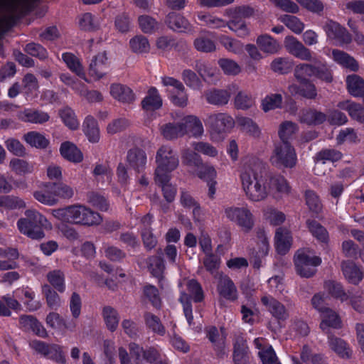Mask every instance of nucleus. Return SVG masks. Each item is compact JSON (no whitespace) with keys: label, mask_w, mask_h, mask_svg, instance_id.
Instances as JSON below:
<instances>
[{"label":"nucleus","mask_w":364,"mask_h":364,"mask_svg":"<svg viewBox=\"0 0 364 364\" xmlns=\"http://www.w3.org/2000/svg\"><path fill=\"white\" fill-rule=\"evenodd\" d=\"M264 164L257 158L247 159L242 164L240 178L247 198L255 202L267 198L269 193L267 178L264 176Z\"/></svg>","instance_id":"obj_1"},{"label":"nucleus","mask_w":364,"mask_h":364,"mask_svg":"<svg viewBox=\"0 0 364 364\" xmlns=\"http://www.w3.org/2000/svg\"><path fill=\"white\" fill-rule=\"evenodd\" d=\"M52 214L63 222L87 226L99 225L102 220L99 213L79 204L53 210Z\"/></svg>","instance_id":"obj_2"},{"label":"nucleus","mask_w":364,"mask_h":364,"mask_svg":"<svg viewBox=\"0 0 364 364\" xmlns=\"http://www.w3.org/2000/svg\"><path fill=\"white\" fill-rule=\"evenodd\" d=\"M25 217L16 223L20 233L32 240H41L45 237L44 230H50L51 223L41 213L35 209H28L24 212Z\"/></svg>","instance_id":"obj_3"},{"label":"nucleus","mask_w":364,"mask_h":364,"mask_svg":"<svg viewBox=\"0 0 364 364\" xmlns=\"http://www.w3.org/2000/svg\"><path fill=\"white\" fill-rule=\"evenodd\" d=\"M33 7L30 0H0V38L13 26L18 16L31 11ZM1 51L0 44V55Z\"/></svg>","instance_id":"obj_4"},{"label":"nucleus","mask_w":364,"mask_h":364,"mask_svg":"<svg viewBox=\"0 0 364 364\" xmlns=\"http://www.w3.org/2000/svg\"><path fill=\"white\" fill-rule=\"evenodd\" d=\"M156 168L154 176L158 181H164L168 179V176L176 170L179 166V158L177 152L168 145H162L156 153Z\"/></svg>","instance_id":"obj_5"},{"label":"nucleus","mask_w":364,"mask_h":364,"mask_svg":"<svg viewBox=\"0 0 364 364\" xmlns=\"http://www.w3.org/2000/svg\"><path fill=\"white\" fill-rule=\"evenodd\" d=\"M294 77L299 84L292 83L288 86V90L291 95H298L308 100H315L317 97L318 92L315 84L299 65L294 68Z\"/></svg>","instance_id":"obj_6"},{"label":"nucleus","mask_w":364,"mask_h":364,"mask_svg":"<svg viewBox=\"0 0 364 364\" xmlns=\"http://www.w3.org/2000/svg\"><path fill=\"white\" fill-rule=\"evenodd\" d=\"M271 164L278 168H294L297 162V156L294 147L290 142H277L270 156Z\"/></svg>","instance_id":"obj_7"},{"label":"nucleus","mask_w":364,"mask_h":364,"mask_svg":"<svg viewBox=\"0 0 364 364\" xmlns=\"http://www.w3.org/2000/svg\"><path fill=\"white\" fill-rule=\"evenodd\" d=\"M225 215L245 232L251 231L255 225L253 214L247 207H228L225 209Z\"/></svg>","instance_id":"obj_8"},{"label":"nucleus","mask_w":364,"mask_h":364,"mask_svg":"<svg viewBox=\"0 0 364 364\" xmlns=\"http://www.w3.org/2000/svg\"><path fill=\"white\" fill-rule=\"evenodd\" d=\"M321 259L317 256H310L303 251H298L294 256L296 271L302 277L309 278L316 272V267L320 265Z\"/></svg>","instance_id":"obj_9"},{"label":"nucleus","mask_w":364,"mask_h":364,"mask_svg":"<svg viewBox=\"0 0 364 364\" xmlns=\"http://www.w3.org/2000/svg\"><path fill=\"white\" fill-rule=\"evenodd\" d=\"M204 122L212 132L222 134L229 132L235 126L234 119L227 113H211L207 115Z\"/></svg>","instance_id":"obj_10"},{"label":"nucleus","mask_w":364,"mask_h":364,"mask_svg":"<svg viewBox=\"0 0 364 364\" xmlns=\"http://www.w3.org/2000/svg\"><path fill=\"white\" fill-rule=\"evenodd\" d=\"M299 65L304 69L306 75H309L311 77H315L322 82L330 84L334 80L333 72L326 62L319 61L315 64L300 63Z\"/></svg>","instance_id":"obj_11"},{"label":"nucleus","mask_w":364,"mask_h":364,"mask_svg":"<svg viewBox=\"0 0 364 364\" xmlns=\"http://www.w3.org/2000/svg\"><path fill=\"white\" fill-rule=\"evenodd\" d=\"M261 303L277 321H285L289 318V312L287 308L272 296H263L261 298Z\"/></svg>","instance_id":"obj_12"},{"label":"nucleus","mask_w":364,"mask_h":364,"mask_svg":"<svg viewBox=\"0 0 364 364\" xmlns=\"http://www.w3.org/2000/svg\"><path fill=\"white\" fill-rule=\"evenodd\" d=\"M207 338L212 343L218 358H223L225 355L226 334L223 328L219 331L215 326H209L205 329Z\"/></svg>","instance_id":"obj_13"},{"label":"nucleus","mask_w":364,"mask_h":364,"mask_svg":"<svg viewBox=\"0 0 364 364\" xmlns=\"http://www.w3.org/2000/svg\"><path fill=\"white\" fill-rule=\"evenodd\" d=\"M284 46L287 50L294 57L301 60H311V50L295 37L292 36H287L284 40Z\"/></svg>","instance_id":"obj_14"},{"label":"nucleus","mask_w":364,"mask_h":364,"mask_svg":"<svg viewBox=\"0 0 364 364\" xmlns=\"http://www.w3.org/2000/svg\"><path fill=\"white\" fill-rule=\"evenodd\" d=\"M257 250H253L250 256V261L253 263L255 268L259 269L262 266V259L264 258L269 252V246L265 232L263 230H257Z\"/></svg>","instance_id":"obj_15"},{"label":"nucleus","mask_w":364,"mask_h":364,"mask_svg":"<svg viewBox=\"0 0 364 364\" xmlns=\"http://www.w3.org/2000/svg\"><path fill=\"white\" fill-rule=\"evenodd\" d=\"M323 29L329 38L338 40L346 44L352 41V36L346 28L333 20L328 19Z\"/></svg>","instance_id":"obj_16"},{"label":"nucleus","mask_w":364,"mask_h":364,"mask_svg":"<svg viewBox=\"0 0 364 364\" xmlns=\"http://www.w3.org/2000/svg\"><path fill=\"white\" fill-rule=\"evenodd\" d=\"M108 68L109 63L106 53H100L92 59L89 66V74L98 80L105 76Z\"/></svg>","instance_id":"obj_17"},{"label":"nucleus","mask_w":364,"mask_h":364,"mask_svg":"<svg viewBox=\"0 0 364 364\" xmlns=\"http://www.w3.org/2000/svg\"><path fill=\"white\" fill-rule=\"evenodd\" d=\"M341 269L345 278L352 284L358 285L363 279L364 272L362 267L353 261L342 262Z\"/></svg>","instance_id":"obj_18"},{"label":"nucleus","mask_w":364,"mask_h":364,"mask_svg":"<svg viewBox=\"0 0 364 364\" xmlns=\"http://www.w3.org/2000/svg\"><path fill=\"white\" fill-rule=\"evenodd\" d=\"M166 23L173 31L181 33L193 32V25L184 16L174 12L169 13L166 16Z\"/></svg>","instance_id":"obj_19"},{"label":"nucleus","mask_w":364,"mask_h":364,"mask_svg":"<svg viewBox=\"0 0 364 364\" xmlns=\"http://www.w3.org/2000/svg\"><path fill=\"white\" fill-rule=\"evenodd\" d=\"M18 119L27 123L43 124L49 120L50 116L43 111L27 108L18 113Z\"/></svg>","instance_id":"obj_20"},{"label":"nucleus","mask_w":364,"mask_h":364,"mask_svg":"<svg viewBox=\"0 0 364 364\" xmlns=\"http://www.w3.org/2000/svg\"><path fill=\"white\" fill-rule=\"evenodd\" d=\"M218 291L223 298L235 301L237 298V291L232 279L227 275L220 274Z\"/></svg>","instance_id":"obj_21"},{"label":"nucleus","mask_w":364,"mask_h":364,"mask_svg":"<svg viewBox=\"0 0 364 364\" xmlns=\"http://www.w3.org/2000/svg\"><path fill=\"white\" fill-rule=\"evenodd\" d=\"M127 159L129 166L139 173L146 167L147 156L144 150L134 148L128 151Z\"/></svg>","instance_id":"obj_22"},{"label":"nucleus","mask_w":364,"mask_h":364,"mask_svg":"<svg viewBox=\"0 0 364 364\" xmlns=\"http://www.w3.org/2000/svg\"><path fill=\"white\" fill-rule=\"evenodd\" d=\"M109 92L115 100L122 102L131 103L135 100V96L132 89L120 83L112 84Z\"/></svg>","instance_id":"obj_23"},{"label":"nucleus","mask_w":364,"mask_h":364,"mask_svg":"<svg viewBox=\"0 0 364 364\" xmlns=\"http://www.w3.org/2000/svg\"><path fill=\"white\" fill-rule=\"evenodd\" d=\"M338 107L348 112L349 116L359 123L364 124V107L355 102L346 100L340 102Z\"/></svg>","instance_id":"obj_24"},{"label":"nucleus","mask_w":364,"mask_h":364,"mask_svg":"<svg viewBox=\"0 0 364 364\" xmlns=\"http://www.w3.org/2000/svg\"><path fill=\"white\" fill-rule=\"evenodd\" d=\"M292 237L291 232L286 228H279L275 234V245L277 252L285 255L291 245Z\"/></svg>","instance_id":"obj_25"},{"label":"nucleus","mask_w":364,"mask_h":364,"mask_svg":"<svg viewBox=\"0 0 364 364\" xmlns=\"http://www.w3.org/2000/svg\"><path fill=\"white\" fill-rule=\"evenodd\" d=\"M321 329L328 333L329 328H338L341 326V319L336 311L328 307L321 313Z\"/></svg>","instance_id":"obj_26"},{"label":"nucleus","mask_w":364,"mask_h":364,"mask_svg":"<svg viewBox=\"0 0 364 364\" xmlns=\"http://www.w3.org/2000/svg\"><path fill=\"white\" fill-rule=\"evenodd\" d=\"M332 57L333 60L338 64L351 71L356 72L359 70L358 61L353 56L343 50L333 49L332 50Z\"/></svg>","instance_id":"obj_27"},{"label":"nucleus","mask_w":364,"mask_h":364,"mask_svg":"<svg viewBox=\"0 0 364 364\" xmlns=\"http://www.w3.org/2000/svg\"><path fill=\"white\" fill-rule=\"evenodd\" d=\"M208 103L216 106L227 105L230 98V93L226 90L212 89L203 94Z\"/></svg>","instance_id":"obj_28"},{"label":"nucleus","mask_w":364,"mask_h":364,"mask_svg":"<svg viewBox=\"0 0 364 364\" xmlns=\"http://www.w3.org/2000/svg\"><path fill=\"white\" fill-rule=\"evenodd\" d=\"M181 124L185 127L186 134L191 132L192 136L200 137L204 132V129L200 119L195 115H188L183 118Z\"/></svg>","instance_id":"obj_29"},{"label":"nucleus","mask_w":364,"mask_h":364,"mask_svg":"<svg viewBox=\"0 0 364 364\" xmlns=\"http://www.w3.org/2000/svg\"><path fill=\"white\" fill-rule=\"evenodd\" d=\"M256 43L262 51L269 55L278 53L280 49V45L277 41L268 34L259 36Z\"/></svg>","instance_id":"obj_30"},{"label":"nucleus","mask_w":364,"mask_h":364,"mask_svg":"<svg viewBox=\"0 0 364 364\" xmlns=\"http://www.w3.org/2000/svg\"><path fill=\"white\" fill-rule=\"evenodd\" d=\"M306 224L309 231L317 241L324 244L328 242V232L321 223L315 220L308 219L306 221Z\"/></svg>","instance_id":"obj_31"},{"label":"nucleus","mask_w":364,"mask_h":364,"mask_svg":"<svg viewBox=\"0 0 364 364\" xmlns=\"http://www.w3.org/2000/svg\"><path fill=\"white\" fill-rule=\"evenodd\" d=\"M161 135L167 140H173L186 134L185 127L180 123H166L160 127Z\"/></svg>","instance_id":"obj_32"},{"label":"nucleus","mask_w":364,"mask_h":364,"mask_svg":"<svg viewBox=\"0 0 364 364\" xmlns=\"http://www.w3.org/2000/svg\"><path fill=\"white\" fill-rule=\"evenodd\" d=\"M82 129L88 140L92 143H97L100 138V129L97 120L91 115L86 117Z\"/></svg>","instance_id":"obj_33"},{"label":"nucleus","mask_w":364,"mask_h":364,"mask_svg":"<svg viewBox=\"0 0 364 364\" xmlns=\"http://www.w3.org/2000/svg\"><path fill=\"white\" fill-rule=\"evenodd\" d=\"M41 289L47 306L52 310H58L62 305V299L58 291L53 289L48 284L42 285Z\"/></svg>","instance_id":"obj_34"},{"label":"nucleus","mask_w":364,"mask_h":364,"mask_svg":"<svg viewBox=\"0 0 364 364\" xmlns=\"http://www.w3.org/2000/svg\"><path fill=\"white\" fill-rule=\"evenodd\" d=\"M346 87L348 92L353 97L364 96V80L358 75L353 74L346 77Z\"/></svg>","instance_id":"obj_35"},{"label":"nucleus","mask_w":364,"mask_h":364,"mask_svg":"<svg viewBox=\"0 0 364 364\" xmlns=\"http://www.w3.org/2000/svg\"><path fill=\"white\" fill-rule=\"evenodd\" d=\"M60 151L63 157L70 161L79 163L82 161V152L73 143L70 141L62 143Z\"/></svg>","instance_id":"obj_36"},{"label":"nucleus","mask_w":364,"mask_h":364,"mask_svg":"<svg viewBox=\"0 0 364 364\" xmlns=\"http://www.w3.org/2000/svg\"><path fill=\"white\" fill-rule=\"evenodd\" d=\"M47 281L53 289L60 293L65 291V276L63 271L60 269H53L49 271L46 274Z\"/></svg>","instance_id":"obj_37"},{"label":"nucleus","mask_w":364,"mask_h":364,"mask_svg":"<svg viewBox=\"0 0 364 364\" xmlns=\"http://www.w3.org/2000/svg\"><path fill=\"white\" fill-rule=\"evenodd\" d=\"M230 19L226 21V26L233 31L238 37L245 38L250 34V30L247 27L246 22L237 16H228Z\"/></svg>","instance_id":"obj_38"},{"label":"nucleus","mask_w":364,"mask_h":364,"mask_svg":"<svg viewBox=\"0 0 364 364\" xmlns=\"http://www.w3.org/2000/svg\"><path fill=\"white\" fill-rule=\"evenodd\" d=\"M53 183H46L43 184V189L36 191L33 193V197L38 202L47 205H53L57 203L58 200L55 196V191L53 187H48V184Z\"/></svg>","instance_id":"obj_39"},{"label":"nucleus","mask_w":364,"mask_h":364,"mask_svg":"<svg viewBox=\"0 0 364 364\" xmlns=\"http://www.w3.org/2000/svg\"><path fill=\"white\" fill-rule=\"evenodd\" d=\"M210 32L204 31L194 40L195 48L200 52L210 53L216 50V46L213 40L209 38L207 34Z\"/></svg>","instance_id":"obj_40"},{"label":"nucleus","mask_w":364,"mask_h":364,"mask_svg":"<svg viewBox=\"0 0 364 364\" xmlns=\"http://www.w3.org/2000/svg\"><path fill=\"white\" fill-rule=\"evenodd\" d=\"M102 315L107 329L112 332L115 331L119 322L117 311L110 306H105L102 308Z\"/></svg>","instance_id":"obj_41"},{"label":"nucleus","mask_w":364,"mask_h":364,"mask_svg":"<svg viewBox=\"0 0 364 364\" xmlns=\"http://www.w3.org/2000/svg\"><path fill=\"white\" fill-rule=\"evenodd\" d=\"M327 119V115L315 109H309L303 111L301 122L308 125H319Z\"/></svg>","instance_id":"obj_42"},{"label":"nucleus","mask_w":364,"mask_h":364,"mask_svg":"<svg viewBox=\"0 0 364 364\" xmlns=\"http://www.w3.org/2000/svg\"><path fill=\"white\" fill-rule=\"evenodd\" d=\"M162 105V100L155 87H151L147 95L141 102L143 109L146 110H156Z\"/></svg>","instance_id":"obj_43"},{"label":"nucleus","mask_w":364,"mask_h":364,"mask_svg":"<svg viewBox=\"0 0 364 364\" xmlns=\"http://www.w3.org/2000/svg\"><path fill=\"white\" fill-rule=\"evenodd\" d=\"M267 184L269 186V192L275 190L277 192L288 195L291 191V187L287 180L281 175L267 178Z\"/></svg>","instance_id":"obj_44"},{"label":"nucleus","mask_w":364,"mask_h":364,"mask_svg":"<svg viewBox=\"0 0 364 364\" xmlns=\"http://www.w3.org/2000/svg\"><path fill=\"white\" fill-rule=\"evenodd\" d=\"M195 69L204 81L213 82L218 79L217 70L205 62L197 61Z\"/></svg>","instance_id":"obj_45"},{"label":"nucleus","mask_w":364,"mask_h":364,"mask_svg":"<svg viewBox=\"0 0 364 364\" xmlns=\"http://www.w3.org/2000/svg\"><path fill=\"white\" fill-rule=\"evenodd\" d=\"M21 309L20 303L9 294L3 296L0 299V316H10L11 309L18 311Z\"/></svg>","instance_id":"obj_46"},{"label":"nucleus","mask_w":364,"mask_h":364,"mask_svg":"<svg viewBox=\"0 0 364 364\" xmlns=\"http://www.w3.org/2000/svg\"><path fill=\"white\" fill-rule=\"evenodd\" d=\"M157 253L158 255L148 258V268L154 277L161 278L165 269V264L161 257L163 252L159 250Z\"/></svg>","instance_id":"obj_47"},{"label":"nucleus","mask_w":364,"mask_h":364,"mask_svg":"<svg viewBox=\"0 0 364 364\" xmlns=\"http://www.w3.org/2000/svg\"><path fill=\"white\" fill-rule=\"evenodd\" d=\"M9 167L17 175L30 174L34 171V164L18 158L10 161Z\"/></svg>","instance_id":"obj_48"},{"label":"nucleus","mask_w":364,"mask_h":364,"mask_svg":"<svg viewBox=\"0 0 364 364\" xmlns=\"http://www.w3.org/2000/svg\"><path fill=\"white\" fill-rule=\"evenodd\" d=\"M182 163L183 165L193 168L195 171L202 166L203 159L195 150L183 149L181 152Z\"/></svg>","instance_id":"obj_49"},{"label":"nucleus","mask_w":364,"mask_h":364,"mask_svg":"<svg viewBox=\"0 0 364 364\" xmlns=\"http://www.w3.org/2000/svg\"><path fill=\"white\" fill-rule=\"evenodd\" d=\"M62 58L70 70L85 80V73L78 58L71 53H65Z\"/></svg>","instance_id":"obj_50"},{"label":"nucleus","mask_w":364,"mask_h":364,"mask_svg":"<svg viewBox=\"0 0 364 364\" xmlns=\"http://www.w3.org/2000/svg\"><path fill=\"white\" fill-rule=\"evenodd\" d=\"M23 139L30 146L37 149H46L49 144L48 139L43 134L36 131L24 134Z\"/></svg>","instance_id":"obj_51"},{"label":"nucleus","mask_w":364,"mask_h":364,"mask_svg":"<svg viewBox=\"0 0 364 364\" xmlns=\"http://www.w3.org/2000/svg\"><path fill=\"white\" fill-rule=\"evenodd\" d=\"M299 131L298 125L291 121L282 122L279 127V142H289V140Z\"/></svg>","instance_id":"obj_52"},{"label":"nucleus","mask_w":364,"mask_h":364,"mask_svg":"<svg viewBox=\"0 0 364 364\" xmlns=\"http://www.w3.org/2000/svg\"><path fill=\"white\" fill-rule=\"evenodd\" d=\"M328 344L331 350L342 358H349L350 348L347 343L341 338L333 336H328Z\"/></svg>","instance_id":"obj_53"},{"label":"nucleus","mask_w":364,"mask_h":364,"mask_svg":"<svg viewBox=\"0 0 364 364\" xmlns=\"http://www.w3.org/2000/svg\"><path fill=\"white\" fill-rule=\"evenodd\" d=\"M145 324L148 328L154 333L164 336L166 333L165 327L161 323L160 318L151 312H145L144 314Z\"/></svg>","instance_id":"obj_54"},{"label":"nucleus","mask_w":364,"mask_h":364,"mask_svg":"<svg viewBox=\"0 0 364 364\" xmlns=\"http://www.w3.org/2000/svg\"><path fill=\"white\" fill-rule=\"evenodd\" d=\"M237 125L242 132H245L253 137H259L261 131L258 125L250 118L241 117L237 118Z\"/></svg>","instance_id":"obj_55"},{"label":"nucleus","mask_w":364,"mask_h":364,"mask_svg":"<svg viewBox=\"0 0 364 364\" xmlns=\"http://www.w3.org/2000/svg\"><path fill=\"white\" fill-rule=\"evenodd\" d=\"M198 18L203 22V26L213 29H220L226 26V21L219 17L213 16L210 14L200 12L198 14Z\"/></svg>","instance_id":"obj_56"},{"label":"nucleus","mask_w":364,"mask_h":364,"mask_svg":"<svg viewBox=\"0 0 364 364\" xmlns=\"http://www.w3.org/2000/svg\"><path fill=\"white\" fill-rule=\"evenodd\" d=\"M129 46L131 50L135 53H146L150 50L148 39L142 35H138L131 38Z\"/></svg>","instance_id":"obj_57"},{"label":"nucleus","mask_w":364,"mask_h":364,"mask_svg":"<svg viewBox=\"0 0 364 364\" xmlns=\"http://www.w3.org/2000/svg\"><path fill=\"white\" fill-rule=\"evenodd\" d=\"M46 323L48 327L54 330H71L63 316L55 311H51L46 316Z\"/></svg>","instance_id":"obj_58"},{"label":"nucleus","mask_w":364,"mask_h":364,"mask_svg":"<svg viewBox=\"0 0 364 364\" xmlns=\"http://www.w3.org/2000/svg\"><path fill=\"white\" fill-rule=\"evenodd\" d=\"M342 156V153L336 149H323L316 154L314 161L316 162L321 161L323 164L327 161L335 162L341 159Z\"/></svg>","instance_id":"obj_59"},{"label":"nucleus","mask_w":364,"mask_h":364,"mask_svg":"<svg viewBox=\"0 0 364 364\" xmlns=\"http://www.w3.org/2000/svg\"><path fill=\"white\" fill-rule=\"evenodd\" d=\"M283 97L281 94H270L262 100V109L264 112L280 108L282 105Z\"/></svg>","instance_id":"obj_60"},{"label":"nucleus","mask_w":364,"mask_h":364,"mask_svg":"<svg viewBox=\"0 0 364 364\" xmlns=\"http://www.w3.org/2000/svg\"><path fill=\"white\" fill-rule=\"evenodd\" d=\"M218 41L228 52L237 54L242 50V43L235 38L226 35H220Z\"/></svg>","instance_id":"obj_61"},{"label":"nucleus","mask_w":364,"mask_h":364,"mask_svg":"<svg viewBox=\"0 0 364 364\" xmlns=\"http://www.w3.org/2000/svg\"><path fill=\"white\" fill-rule=\"evenodd\" d=\"M186 287L189 294L188 301L192 298L195 302H200L203 300L204 294L201 285L196 279H190L186 283Z\"/></svg>","instance_id":"obj_62"},{"label":"nucleus","mask_w":364,"mask_h":364,"mask_svg":"<svg viewBox=\"0 0 364 364\" xmlns=\"http://www.w3.org/2000/svg\"><path fill=\"white\" fill-rule=\"evenodd\" d=\"M233 361L235 364L248 363L247 348L243 342L237 341L234 344Z\"/></svg>","instance_id":"obj_63"},{"label":"nucleus","mask_w":364,"mask_h":364,"mask_svg":"<svg viewBox=\"0 0 364 364\" xmlns=\"http://www.w3.org/2000/svg\"><path fill=\"white\" fill-rule=\"evenodd\" d=\"M280 20L286 25L287 27L296 34H300L304 28V23L295 16L286 14L281 16Z\"/></svg>","instance_id":"obj_64"}]
</instances>
